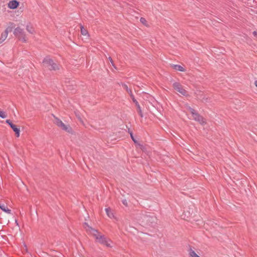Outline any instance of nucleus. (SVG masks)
<instances>
[{
  "label": "nucleus",
  "instance_id": "1",
  "mask_svg": "<svg viewBox=\"0 0 257 257\" xmlns=\"http://www.w3.org/2000/svg\"><path fill=\"white\" fill-rule=\"evenodd\" d=\"M84 227L87 233L95 238L96 242L106 246H111V241L102 235L97 230L92 228L87 223L84 224Z\"/></svg>",
  "mask_w": 257,
  "mask_h": 257
},
{
  "label": "nucleus",
  "instance_id": "2",
  "mask_svg": "<svg viewBox=\"0 0 257 257\" xmlns=\"http://www.w3.org/2000/svg\"><path fill=\"white\" fill-rule=\"evenodd\" d=\"M122 86L123 87L124 89L126 90V91L128 92V93L130 94V97H131L132 101L134 103H135L138 111V113L140 115V116L141 117H143L144 116L143 113L142 112L141 106L138 102V101L136 99L134 94H133L132 90L129 88L127 86V85L124 83H122Z\"/></svg>",
  "mask_w": 257,
  "mask_h": 257
},
{
  "label": "nucleus",
  "instance_id": "3",
  "mask_svg": "<svg viewBox=\"0 0 257 257\" xmlns=\"http://www.w3.org/2000/svg\"><path fill=\"white\" fill-rule=\"evenodd\" d=\"M43 63L45 64L47 67H50L49 69L50 70L56 71L59 69L58 65L55 63L53 60L50 58L49 56L44 58L43 60Z\"/></svg>",
  "mask_w": 257,
  "mask_h": 257
},
{
  "label": "nucleus",
  "instance_id": "4",
  "mask_svg": "<svg viewBox=\"0 0 257 257\" xmlns=\"http://www.w3.org/2000/svg\"><path fill=\"white\" fill-rule=\"evenodd\" d=\"M14 34L20 40H22L23 42H27V40L24 29L19 27H17L14 30Z\"/></svg>",
  "mask_w": 257,
  "mask_h": 257
},
{
  "label": "nucleus",
  "instance_id": "5",
  "mask_svg": "<svg viewBox=\"0 0 257 257\" xmlns=\"http://www.w3.org/2000/svg\"><path fill=\"white\" fill-rule=\"evenodd\" d=\"M174 89L184 96L187 95V91L184 89L182 86L179 82H174L173 84Z\"/></svg>",
  "mask_w": 257,
  "mask_h": 257
},
{
  "label": "nucleus",
  "instance_id": "6",
  "mask_svg": "<svg viewBox=\"0 0 257 257\" xmlns=\"http://www.w3.org/2000/svg\"><path fill=\"white\" fill-rule=\"evenodd\" d=\"M6 122L9 125L10 127L13 130V131L15 133V135L17 137H19L20 135V130L19 127L13 123L12 121L10 119H7L6 120Z\"/></svg>",
  "mask_w": 257,
  "mask_h": 257
},
{
  "label": "nucleus",
  "instance_id": "7",
  "mask_svg": "<svg viewBox=\"0 0 257 257\" xmlns=\"http://www.w3.org/2000/svg\"><path fill=\"white\" fill-rule=\"evenodd\" d=\"M193 119L199 122L201 124H206V121H205L203 117L199 114L197 112L193 116Z\"/></svg>",
  "mask_w": 257,
  "mask_h": 257
},
{
  "label": "nucleus",
  "instance_id": "8",
  "mask_svg": "<svg viewBox=\"0 0 257 257\" xmlns=\"http://www.w3.org/2000/svg\"><path fill=\"white\" fill-rule=\"evenodd\" d=\"M127 132L130 135L131 138L132 140L133 141L134 143L135 144H137L138 145H139L140 146V148L142 150H144L145 149V147L143 145H141L138 142L137 140L135 139V138L134 136L133 132L131 130V129L130 128H128Z\"/></svg>",
  "mask_w": 257,
  "mask_h": 257
},
{
  "label": "nucleus",
  "instance_id": "9",
  "mask_svg": "<svg viewBox=\"0 0 257 257\" xmlns=\"http://www.w3.org/2000/svg\"><path fill=\"white\" fill-rule=\"evenodd\" d=\"M19 2L17 0H12L8 3V7L11 9H15L19 6Z\"/></svg>",
  "mask_w": 257,
  "mask_h": 257
},
{
  "label": "nucleus",
  "instance_id": "10",
  "mask_svg": "<svg viewBox=\"0 0 257 257\" xmlns=\"http://www.w3.org/2000/svg\"><path fill=\"white\" fill-rule=\"evenodd\" d=\"M105 210L108 217L110 218L116 219V217L110 207L106 208Z\"/></svg>",
  "mask_w": 257,
  "mask_h": 257
},
{
  "label": "nucleus",
  "instance_id": "11",
  "mask_svg": "<svg viewBox=\"0 0 257 257\" xmlns=\"http://www.w3.org/2000/svg\"><path fill=\"white\" fill-rule=\"evenodd\" d=\"M15 24L14 23L10 22L8 27L6 29L5 32H6L7 34L8 33L11 32L15 28Z\"/></svg>",
  "mask_w": 257,
  "mask_h": 257
},
{
  "label": "nucleus",
  "instance_id": "12",
  "mask_svg": "<svg viewBox=\"0 0 257 257\" xmlns=\"http://www.w3.org/2000/svg\"><path fill=\"white\" fill-rule=\"evenodd\" d=\"M172 67L175 70L179 71L180 72H184L186 70L185 68H184L182 66H181L180 65L173 64L172 65Z\"/></svg>",
  "mask_w": 257,
  "mask_h": 257
},
{
  "label": "nucleus",
  "instance_id": "13",
  "mask_svg": "<svg viewBox=\"0 0 257 257\" xmlns=\"http://www.w3.org/2000/svg\"><path fill=\"white\" fill-rule=\"evenodd\" d=\"M61 129L68 133L73 134V130L69 125H66L64 124Z\"/></svg>",
  "mask_w": 257,
  "mask_h": 257
},
{
  "label": "nucleus",
  "instance_id": "14",
  "mask_svg": "<svg viewBox=\"0 0 257 257\" xmlns=\"http://www.w3.org/2000/svg\"><path fill=\"white\" fill-rule=\"evenodd\" d=\"M55 124L59 127L62 128L64 123L58 118L55 117Z\"/></svg>",
  "mask_w": 257,
  "mask_h": 257
},
{
  "label": "nucleus",
  "instance_id": "15",
  "mask_svg": "<svg viewBox=\"0 0 257 257\" xmlns=\"http://www.w3.org/2000/svg\"><path fill=\"white\" fill-rule=\"evenodd\" d=\"M81 34L83 36H86L87 37H88L89 36V35L88 34V32L87 30L84 28L83 26H81Z\"/></svg>",
  "mask_w": 257,
  "mask_h": 257
},
{
  "label": "nucleus",
  "instance_id": "16",
  "mask_svg": "<svg viewBox=\"0 0 257 257\" xmlns=\"http://www.w3.org/2000/svg\"><path fill=\"white\" fill-rule=\"evenodd\" d=\"M0 208L4 212L10 214L11 210L8 208L5 205H0Z\"/></svg>",
  "mask_w": 257,
  "mask_h": 257
},
{
  "label": "nucleus",
  "instance_id": "17",
  "mask_svg": "<svg viewBox=\"0 0 257 257\" xmlns=\"http://www.w3.org/2000/svg\"><path fill=\"white\" fill-rule=\"evenodd\" d=\"M7 36H8V34L6 33V32H4L3 33H2L1 36L0 38V44L3 43L6 40Z\"/></svg>",
  "mask_w": 257,
  "mask_h": 257
},
{
  "label": "nucleus",
  "instance_id": "18",
  "mask_svg": "<svg viewBox=\"0 0 257 257\" xmlns=\"http://www.w3.org/2000/svg\"><path fill=\"white\" fill-rule=\"evenodd\" d=\"M27 31L30 34H33L34 32V28L31 25H27L26 26Z\"/></svg>",
  "mask_w": 257,
  "mask_h": 257
},
{
  "label": "nucleus",
  "instance_id": "19",
  "mask_svg": "<svg viewBox=\"0 0 257 257\" xmlns=\"http://www.w3.org/2000/svg\"><path fill=\"white\" fill-rule=\"evenodd\" d=\"M188 110L191 113L192 116L197 112V111L194 109L192 108L190 106L188 107Z\"/></svg>",
  "mask_w": 257,
  "mask_h": 257
},
{
  "label": "nucleus",
  "instance_id": "20",
  "mask_svg": "<svg viewBox=\"0 0 257 257\" xmlns=\"http://www.w3.org/2000/svg\"><path fill=\"white\" fill-rule=\"evenodd\" d=\"M189 254L191 257H200L194 250H191Z\"/></svg>",
  "mask_w": 257,
  "mask_h": 257
},
{
  "label": "nucleus",
  "instance_id": "21",
  "mask_svg": "<svg viewBox=\"0 0 257 257\" xmlns=\"http://www.w3.org/2000/svg\"><path fill=\"white\" fill-rule=\"evenodd\" d=\"M7 117L6 113L0 109V117L5 118Z\"/></svg>",
  "mask_w": 257,
  "mask_h": 257
},
{
  "label": "nucleus",
  "instance_id": "22",
  "mask_svg": "<svg viewBox=\"0 0 257 257\" xmlns=\"http://www.w3.org/2000/svg\"><path fill=\"white\" fill-rule=\"evenodd\" d=\"M208 98L207 97H205V96H204L203 98H202V102H208Z\"/></svg>",
  "mask_w": 257,
  "mask_h": 257
},
{
  "label": "nucleus",
  "instance_id": "23",
  "mask_svg": "<svg viewBox=\"0 0 257 257\" xmlns=\"http://www.w3.org/2000/svg\"><path fill=\"white\" fill-rule=\"evenodd\" d=\"M122 203L123 205H124L125 206H127V201L126 200H124L122 201Z\"/></svg>",
  "mask_w": 257,
  "mask_h": 257
},
{
  "label": "nucleus",
  "instance_id": "24",
  "mask_svg": "<svg viewBox=\"0 0 257 257\" xmlns=\"http://www.w3.org/2000/svg\"><path fill=\"white\" fill-rule=\"evenodd\" d=\"M140 21L142 23H144V22L146 21V20L145 18H141V19H140Z\"/></svg>",
  "mask_w": 257,
  "mask_h": 257
},
{
  "label": "nucleus",
  "instance_id": "25",
  "mask_svg": "<svg viewBox=\"0 0 257 257\" xmlns=\"http://www.w3.org/2000/svg\"><path fill=\"white\" fill-rule=\"evenodd\" d=\"M109 60L110 62H111V63L112 64V65H113V60L110 57H109Z\"/></svg>",
  "mask_w": 257,
  "mask_h": 257
},
{
  "label": "nucleus",
  "instance_id": "26",
  "mask_svg": "<svg viewBox=\"0 0 257 257\" xmlns=\"http://www.w3.org/2000/svg\"><path fill=\"white\" fill-rule=\"evenodd\" d=\"M252 34L254 36H255V37L257 36V32L256 31H253Z\"/></svg>",
  "mask_w": 257,
  "mask_h": 257
},
{
  "label": "nucleus",
  "instance_id": "27",
  "mask_svg": "<svg viewBox=\"0 0 257 257\" xmlns=\"http://www.w3.org/2000/svg\"><path fill=\"white\" fill-rule=\"evenodd\" d=\"M254 84H255V86L257 87V80L255 81Z\"/></svg>",
  "mask_w": 257,
  "mask_h": 257
}]
</instances>
